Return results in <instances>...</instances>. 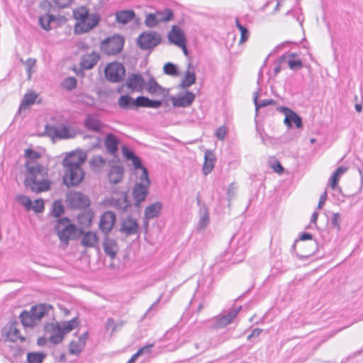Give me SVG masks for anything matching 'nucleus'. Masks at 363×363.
<instances>
[{"label": "nucleus", "instance_id": "nucleus-1", "mask_svg": "<svg viewBox=\"0 0 363 363\" xmlns=\"http://www.w3.org/2000/svg\"><path fill=\"white\" fill-rule=\"evenodd\" d=\"M25 179L23 185L26 189L38 194L50 189L51 182L48 176V168L38 162H25Z\"/></svg>", "mask_w": 363, "mask_h": 363}, {"label": "nucleus", "instance_id": "nucleus-2", "mask_svg": "<svg viewBox=\"0 0 363 363\" xmlns=\"http://www.w3.org/2000/svg\"><path fill=\"white\" fill-rule=\"evenodd\" d=\"M73 16L77 21L74 25V33L77 35L89 32L96 27L101 21L99 14L89 13L86 6H79L74 9Z\"/></svg>", "mask_w": 363, "mask_h": 363}, {"label": "nucleus", "instance_id": "nucleus-3", "mask_svg": "<svg viewBox=\"0 0 363 363\" xmlns=\"http://www.w3.org/2000/svg\"><path fill=\"white\" fill-rule=\"evenodd\" d=\"M138 179L132 191V196L134 200L133 205L137 208L140 206L142 201H145L149 193L150 180L147 170L144 169L143 173L138 176Z\"/></svg>", "mask_w": 363, "mask_h": 363}, {"label": "nucleus", "instance_id": "nucleus-4", "mask_svg": "<svg viewBox=\"0 0 363 363\" xmlns=\"http://www.w3.org/2000/svg\"><path fill=\"white\" fill-rule=\"evenodd\" d=\"M55 230L57 233L60 240L66 245H68L69 240L76 238L77 227L67 217L57 219Z\"/></svg>", "mask_w": 363, "mask_h": 363}, {"label": "nucleus", "instance_id": "nucleus-5", "mask_svg": "<svg viewBox=\"0 0 363 363\" xmlns=\"http://www.w3.org/2000/svg\"><path fill=\"white\" fill-rule=\"evenodd\" d=\"M125 38L119 34H114L101 42L100 49L107 55H116L120 53L123 48Z\"/></svg>", "mask_w": 363, "mask_h": 363}, {"label": "nucleus", "instance_id": "nucleus-6", "mask_svg": "<svg viewBox=\"0 0 363 363\" xmlns=\"http://www.w3.org/2000/svg\"><path fill=\"white\" fill-rule=\"evenodd\" d=\"M162 41V35L157 31H145L137 39L138 47L143 50H152Z\"/></svg>", "mask_w": 363, "mask_h": 363}, {"label": "nucleus", "instance_id": "nucleus-7", "mask_svg": "<svg viewBox=\"0 0 363 363\" xmlns=\"http://www.w3.org/2000/svg\"><path fill=\"white\" fill-rule=\"evenodd\" d=\"M68 164L69 167L63 177V184L67 187L77 186L82 182L85 173L82 167H77L72 163Z\"/></svg>", "mask_w": 363, "mask_h": 363}, {"label": "nucleus", "instance_id": "nucleus-8", "mask_svg": "<svg viewBox=\"0 0 363 363\" xmlns=\"http://www.w3.org/2000/svg\"><path fill=\"white\" fill-rule=\"evenodd\" d=\"M104 74L108 81L113 83H118L124 79L125 68L122 63L113 62L106 66Z\"/></svg>", "mask_w": 363, "mask_h": 363}, {"label": "nucleus", "instance_id": "nucleus-9", "mask_svg": "<svg viewBox=\"0 0 363 363\" xmlns=\"http://www.w3.org/2000/svg\"><path fill=\"white\" fill-rule=\"evenodd\" d=\"M68 206L74 209H85L90 205L89 197L79 191H70L66 196Z\"/></svg>", "mask_w": 363, "mask_h": 363}, {"label": "nucleus", "instance_id": "nucleus-10", "mask_svg": "<svg viewBox=\"0 0 363 363\" xmlns=\"http://www.w3.org/2000/svg\"><path fill=\"white\" fill-rule=\"evenodd\" d=\"M18 325L16 321H12L4 328L2 335L6 341L11 342H16L18 340L21 342L26 341V337L20 334Z\"/></svg>", "mask_w": 363, "mask_h": 363}, {"label": "nucleus", "instance_id": "nucleus-11", "mask_svg": "<svg viewBox=\"0 0 363 363\" xmlns=\"http://www.w3.org/2000/svg\"><path fill=\"white\" fill-rule=\"evenodd\" d=\"M241 310V306L230 310L228 313L216 316L214 318L212 328L218 330L225 328L230 324Z\"/></svg>", "mask_w": 363, "mask_h": 363}, {"label": "nucleus", "instance_id": "nucleus-12", "mask_svg": "<svg viewBox=\"0 0 363 363\" xmlns=\"http://www.w3.org/2000/svg\"><path fill=\"white\" fill-rule=\"evenodd\" d=\"M277 110L284 114V123L289 128H292L293 123L297 128L303 127L302 118L295 111L286 106H280Z\"/></svg>", "mask_w": 363, "mask_h": 363}, {"label": "nucleus", "instance_id": "nucleus-13", "mask_svg": "<svg viewBox=\"0 0 363 363\" xmlns=\"http://www.w3.org/2000/svg\"><path fill=\"white\" fill-rule=\"evenodd\" d=\"M195 98L196 95L192 91H186L184 93L172 96L171 101L174 107L186 108L192 104Z\"/></svg>", "mask_w": 363, "mask_h": 363}, {"label": "nucleus", "instance_id": "nucleus-14", "mask_svg": "<svg viewBox=\"0 0 363 363\" xmlns=\"http://www.w3.org/2000/svg\"><path fill=\"white\" fill-rule=\"evenodd\" d=\"M116 214L111 211H106L101 215L99 222V228L105 235H108L111 231L116 223Z\"/></svg>", "mask_w": 363, "mask_h": 363}, {"label": "nucleus", "instance_id": "nucleus-15", "mask_svg": "<svg viewBox=\"0 0 363 363\" xmlns=\"http://www.w3.org/2000/svg\"><path fill=\"white\" fill-rule=\"evenodd\" d=\"M167 39L170 44L177 46L184 45V42L186 41L184 33L176 25H173L171 30L168 32Z\"/></svg>", "mask_w": 363, "mask_h": 363}, {"label": "nucleus", "instance_id": "nucleus-16", "mask_svg": "<svg viewBox=\"0 0 363 363\" xmlns=\"http://www.w3.org/2000/svg\"><path fill=\"white\" fill-rule=\"evenodd\" d=\"M138 230L139 225L135 219L128 216L122 220L120 232L130 236L137 234Z\"/></svg>", "mask_w": 363, "mask_h": 363}, {"label": "nucleus", "instance_id": "nucleus-17", "mask_svg": "<svg viewBox=\"0 0 363 363\" xmlns=\"http://www.w3.org/2000/svg\"><path fill=\"white\" fill-rule=\"evenodd\" d=\"M125 84L132 91H142L145 81L140 74H132L128 77Z\"/></svg>", "mask_w": 363, "mask_h": 363}, {"label": "nucleus", "instance_id": "nucleus-18", "mask_svg": "<svg viewBox=\"0 0 363 363\" xmlns=\"http://www.w3.org/2000/svg\"><path fill=\"white\" fill-rule=\"evenodd\" d=\"M86 160V154L85 152H71L63 160V165L66 168L69 167L68 163H72L77 165V167H82V165Z\"/></svg>", "mask_w": 363, "mask_h": 363}, {"label": "nucleus", "instance_id": "nucleus-19", "mask_svg": "<svg viewBox=\"0 0 363 363\" xmlns=\"http://www.w3.org/2000/svg\"><path fill=\"white\" fill-rule=\"evenodd\" d=\"M84 127L91 131L101 133L105 125L92 115H87L84 121Z\"/></svg>", "mask_w": 363, "mask_h": 363}, {"label": "nucleus", "instance_id": "nucleus-20", "mask_svg": "<svg viewBox=\"0 0 363 363\" xmlns=\"http://www.w3.org/2000/svg\"><path fill=\"white\" fill-rule=\"evenodd\" d=\"M146 91L151 95L166 96L168 91L151 77L145 86Z\"/></svg>", "mask_w": 363, "mask_h": 363}, {"label": "nucleus", "instance_id": "nucleus-21", "mask_svg": "<svg viewBox=\"0 0 363 363\" xmlns=\"http://www.w3.org/2000/svg\"><path fill=\"white\" fill-rule=\"evenodd\" d=\"M111 203L116 208L122 213L126 212L128 208L132 205L130 201L128 199L127 192H123L119 198H113Z\"/></svg>", "mask_w": 363, "mask_h": 363}, {"label": "nucleus", "instance_id": "nucleus-22", "mask_svg": "<svg viewBox=\"0 0 363 363\" xmlns=\"http://www.w3.org/2000/svg\"><path fill=\"white\" fill-rule=\"evenodd\" d=\"M103 247L104 252L107 256L110 257L111 259H114L116 257L118 251L117 243L116 240L110 238L108 235H105L104 239Z\"/></svg>", "mask_w": 363, "mask_h": 363}, {"label": "nucleus", "instance_id": "nucleus-23", "mask_svg": "<svg viewBox=\"0 0 363 363\" xmlns=\"http://www.w3.org/2000/svg\"><path fill=\"white\" fill-rule=\"evenodd\" d=\"M119 140L113 133H108L105 138L104 145L108 153L115 155L118 150Z\"/></svg>", "mask_w": 363, "mask_h": 363}, {"label": "nucleus", "instance_id": "nucleus-24", "mask_svg": "<svg viewBox=\"0 0 363 363\" xmlns=\"http://www.w3.org/2000/svg\"><path fill=\"white\" fill-rule=\"evenodd\" d=\"M99 58V54L93 51L91 53L85 55L82 58L80 62L81 67L84 69H91L97 64Z\"/></svg>", "mask_w": 363, "mask_h": 363}, {"label": "nucleus", "instance_id": "nucleus-25", "mask_svg": "<svg viewBox=\"0 0 363 363\" xmlns=\"http://www.w3.org/2000/svg\"><path fill=\"white\" fill-rule=\"evenodd\" d=\"M216 156L212 150H207L205 152L204 162L203 165V173L204 175L208 174L215 165Z\"/></svg>", "mask_w": 363, "mask_h": 363}, {"label": "nucleus", "instance_id": "nucleus-26", "mask_svg": "<svg viewBox=\"0 0 363 363\" xmlns=\"http://www.w3.org/2000/svg\"><path fill=\"white\" fill-rule=\"evenodd\" d=\"M200 218L197 225V230H204L210 223L209 210L206 206L201 207L199 211Z\"/></svg>", "mask_w": 363, "mask_h": 363}, {"label": "nucleus", "instance_id": "nucleus-27", "mask_svg": "<svg viewBox=\"0 0 363 363\" xmlns=\"http://www.w3.org/2000/svg\"><path fill=\"white\" fill-rule=\"evenodd\" d=\"M52 309V306L46 303H40L31 307L30 311L33 314V317L36 320H40L43 317L48 313L49 311Z\"/></svg>", "mask_w": 363, "mask_h": 363}, {"label": "nucleus", "instance_id": "nucleus-28", "mask_svg": "<svg viewBox=\"0 0 363 363\" xmlns=\"http://www.w3.org/2000/svg\"><path fill=\"white\" fill-rule=\"evenodd\" d=\"M99 243V238L96 233L86 232L82 238L81 244L85 247H96Z\"/></svg>", "mask_w": 363, "mask_h": 363}, {"label": "nucleus", "instance_id": "nucleus-29", "mask_svg": "<svg viewBox=\"0 0 363 363\" xmlns=\"http://www.w3.org/2000/svg\"><path fill=\"white\" fill-rule=\"evenodd\" d=\"M162 208V203L160 201L155 202L147 206L145 209V218L147 220H150L155 218H157L160 216Z\"/></svg>", "mask_w": 363, "mask_h": 363}, {"label": "nucleus", "instance_id": "nucleus-30", "mask_svg": "<svg viewBox=\"0 0 363 363\" xmlns=\"http://www.w3.org/2000/svg\"><path fill=\"white\" fill-rule=\"evenodd\" d=\"M137 104L140 107L158 108L162 105V100H153L145 96H139L136 98Z\"/></svg>", "mask_w": 363, "mask_h": 363}, {"label": "nucleus", "instance_id": "nucleus-31", "mask_svg": "<svg viewBox=\"0 0 363 363\" xmlns=\"http://www.w3.org/2000/svg\"><path fill=\"white\" fill-rule=\"evenodd\" d=\"M307 240H313V249L311 250L308 251L307 253L303 254V255L297 254L296 255L301 259H305L306 258L310 257L318 250V242L316 240L313 239V235L309 233H302L299 236V240L305 241Z\"/></svg>", "mask_w": 363, "mask_h": 363}, {"label": "nucleus", "instance_id": "nucleus-32", "mask_svg": "<svg viewBox=\"0 0 363 363\" xmlns=\"http://www.w3.org/2000/svg\"><path fill=\"white\" fill-rule=\"evenodd\" d=\"M109 182L116 184L121 181L123 177V168L120 165H113L108 174Z\"/></svg>", "mask_w": 363, "mask_h": 363}, {"label": "nucleus", "instance_id": "nucleus-33", "mask_svg": "<svg viewBox=\"0 0 363 363\" xmlns=\"http://www.w3.org/2000/svg\"><path fill=\"white\" fill-rule=\"evenodd\" d=\"M135 16V13L133 10H122L116 13V20L118 23L125 25Z\"/></svg>", "mask_w": 363, "mask_h": 363}, {"label": "nucleus", "instance_id": "nucleus-34", "mask_svg": "<svg viewBox=\"0 0 363 363\" xmlns=\"http://www.w3.org/2000/svg\"><path fill=\"white\" fill-rule=\"evenodd\" d=\"M154 13L155 14L159 23H167L174 18L173 11L168 8H165L163 10H157Z\"/></svg>", "mask_w": 363, "mask_h": 363}, {"label": "nucleus", "instance_id": "nucleus-35", "mask_svg": "<svg viewBox=\"0 0 363 363\" xmlns=\"http://www.w3.org/2000/svg\"><path fill=\"white\" fill-rule=\"evenodd\" d=\"M19 318L24 327L33 328L36 324V320L33 317V314L30 311H23Z\"/></svg>", "mask_w": 363, "mask_h": 363}, {"label": "nucleus", "instance_id": "nucleus-36", "mask_svg": "<svg viewBox=\"0 0 363 363\" xmlns=\"http://www.w3.org/2000/svg\"><path fill=\"white\" fill-rule=\"evenodd\" d=\"M136 99H133L129 95H122L118 99V105L121 108L125 109L131 108L132 106H135L136 108L140 107L139 104L135 102Z\"/></svg>", "mask_w": 363, "mask_h": 363}, {"label": "nucleus", "instance_id": "nucleus-37", "mask_svg": "<svg viewBox=\"0 0 363 363\" xmlns=\"http://www.w3.org/2000/svg\"><path fill=\"white\" fill-rule=\"evenodd\" d=\"M56 20V16L53 14L45 13L39 17L38 22L40 27L46 30L49 31L52 29L50 23Z\"/></svg>", "mask_w": 363, "mask_h": 363}, {"label": "nucleus", "instance_id": "nucleus-38", "mask_svg": "<svg viewBox=\"0 0 363 363\" xmlns=\"http://www.w3.org/2000/svg\"><path fill=\"white\" fill-rule=\"evenodd\" d=\"M196 77L194 72L187 70L185 72L184 79H182L179 86L182 89H187L196 82Z\"/></svg>", "mask_w": 363, "mask_h": 363}, {"label": "nucleus", "instance_id": "nucleus-39", "mask_svg": "<svg viewBox=\"0 0 363 363\" xmlns=\"http://www.w3.org/2000/svg\"><path fill=\"white\" fill-rule=\"evenodd\" d=\"M46 354L43 352H30L27 354V363H43Z\"/></svg>", "mask_w": 363, "mask_h": 363}, {"label": "nucleus", "instance_id": "nucleus-40", "mask_svg": "<svg viewBox=\"0 0 363 363\" xmlns=\"http://www.w3.org/2000/svg\"><path fill=\"white\" fill-rule=\"evenodd\" d=\"M347 170V167H339L333 174L331 177L330 178V186L331 189H335L336 186L337 185L338 181L341 175L345 173Z\"/></svg>", "mask_w": 363, "mask_h": 363}, {"label": "nucleus", "instance_id": "nucleus-41", "mask_svg": "<svg viewBox=\"0 0 363 363\" xmlns=\"http://www.w3.org/2000/svg\"><path fill=\"white\" fill-rule=\"evenodd\" d=\"M260 89L261 88L259 87L258 90L256 92H255L253 96V101L255 105L256 111H257L260 108H263L269 105H274L276 104V101L272 99H264L260 101H258L259 91H260Z\"/></svg>", "mask_w": 363, "mask_h": 363}, {"label": "nucleus", "instance_id": "nucleus-42", "mask_svg": "<svg viewBox=\"0 0 363 363\" xmlns=\"http://www.w3.org/2000/svg\"><path fill=\"white\" fill-rule=\"evenodd\" d=\"M37 95L34 92L26 93L19 106V111L33 104L36 99Z\"/></svg>", "mask_w": 363, "mask_h": 363}, {"label": "nucleus", "instance_id": "nucleus-43", "mask_svg": "<svg viewBox=\"0 0 363 363\" xmlns=\"http://www.w3.org/2000/svg\"><path fill=\"white\" fill-rule=\"evenodd\" d=\"M65 212V208L61 201L59 200L55 201L52 205V215L55 217L60 218V216Z\"/></svg>", "mask_w": 363, "mask_h": 363}, {"label": "nucleus", "instance_id": "nucleus-44", "mask_svg": "<svg viewBox=\"0 0 363 363\" xmlns=\"http://www.w3.org/2000/svg\"><path fill=\"white\" fill-rule=\"evenodd\" d=\"M84 347H85V345H83V342L81 343V342H79V340H77V341L72 340L69 343V351L70 354H79L84 350Z\"/></svg>", "mask_w": 363, "mask_h": 363}, {"label": "nucleus", "instance_id": "nucleus-45", "mask_svg": "<svg viewBox=\"0 0 363 363\" xmlns=\"http://www.w3.org/2000/svg\"><path fill=\"white\" fill-rule=\"evenodd\" d=\"M65 335V332L62 330V328H60L59 330L52 333L48 340L53 345H57L62 342Z\"/></svg>", "mask_w": 363, "mask_h": 363}, {"label": "nucleus", "instance_id": "nucleus-46", "mask_svg": "<svg viewBox=\"0 0 363 363\" xmlns=\"http://www.w3.org/2000/svg\"><path fill=\"white\" fill-rule=\"evenodd\" d=\"M78 318H74L69 321L64 322L62 323V326H61V328L65 332V333H67L74 329L78 325Z\"/></svg>", "mask_w": 363, "mask_h": 363}, {"label": "nucleus", "instance_id": "nucleus-47", "mask_svg": "<svg viewBox=\"0 0 363 363\" xmlns=\"http://www.w3.org/2000/svg\"><path fill=\"white\" fill-rule=\"evenodd\" d=\"M144 23L145 26L150 28H155L160 24L154 13L146 14Z\"/></svg>", "mask_w": 363, "mask_h": 363}, {"label": "nucleus", "instance_id": "nucleus-48", "mask_svg": "<svg viewBox=\"0 0 363 363\" xmlns=\"http://www.w3.org/2000/svg\"><path fill=\"white\" fill-rule=\"evenodd\" d=\"M163 71L166 74L171 76H178L179 75V69L178 67L172 63L167 62L164 65Z\"/></svg>", "mask_w": 363, "mask_h": 363}, {"label": "nucleus", "instance_id": "nucleus-49", "mask_svg": "<svg viewBox=\"0 0 363 363\" xmlns=\"http://www.w3.org/2000/svg\"><path fill=\"white\" fill-rule=\"evenodd\" d=\"M235 25L236 27L239 29L241 35L240 43H245L249 38V31L247 28L240 23L238 18H236Z\"/></svg>", "mask_w": 363, "mask_h": 363}, {"label": "nucleus", "instance_id": "nucleus-50", "mask_svg": "<svg viewBox=\"0 0 363 363\" xmlns=\"http://www.w3.org/2000/svg\"><path fill=\"white\" fill-rule=\"evenodd\" d=\"M73 137L74 135L71 133L70 128L68 125H63L61 128H58L57 138L67 139Z\"/></svg>", "mask_w": 363, "mask_h": 363}, {"label": "nucleus", "instance_id": "nucleus-51", "mask_svg": "<svg viewBox=\"0 0 363 363\" xmlns=\"http://www.w3.org/2000/svg\"><path fill=\"white\" fill-rule=\"evenodd\" d=\"M77 81L75 77H66L62 82V86L67 90L71 91L76 88Z\"/></svg>", "mask_w": 363, "mask_h": 363}, {"label": "nucleus", "instance_id": "nucleus-52", "mask_svg": "<svg viewBox=\"0 0 363 363\" xmlns=\"http://www.w3.org/2000/svg\"><path fill=\"white\" fill-rule=\"evenodd\" d=\"M105 164L106 160L99 155L93 157L89 161L90 166L96 168L102 167Z\"/></svg>", "mask_w": 363, "mask_h": 363}, {"label": "nucleus", "instance_id": "nucleus-53", "mask_svg": "<svg viewBox=\"0 0 363 363\" xmlns=\"http://www.w3.org/2000/svg\"><path fill=\"white\" fill-rule=\"evenodd\" d=\"M61 328V325L59 323H47L44 326V330L46 333H50V335Z\"/></svg>", "mask_w": 363, "mask_h": 363}, {"label": "nucleus", "instance_id": "nucleus-54", "mask_svg": "<svg viewBox=\"0 0 363 363\" xmlns=\"http://www.w3.org/2000/svg\"><path fill=\"white\" fill-rule=\"evenodd\" d=\"M286 60V55H282L274 62V75L276 76L281 69V65Z\"/></svg>", "mask_w": 363, "mask_h": 363}, {"label": "nucleus", "instance_id": "nucleus-55", "mask_svg": "<svg viewBox=\"0 0 363 363\" xmlns=\"http://www.w3.org/2000/svg\"><path fill=\"white\" fill-rule=\"evenodd\" d=\"M24 156L26 158L30 160H38L41 157L40 152L28 148L25 150Z\"/></svg>", "mask_w": 363, "mask_h": 363}, {"label": "nucleus", "instance_id": "nucleus-56", "mask_svg": "<svg viewBox=\"0 0 363 363\" xmlns=\"http://www.w3.org/2000/svg\"><path fill=\"white\" fill-rule=\"evenodd\" d=\"M45 209V203L42 199H35L34 201V205L32 204L31 210L34 211L35 213H42Z\"/></svg>", "mask_w": 363, "mask_h": 363}, {"label": "nucleus", "instance_id": "nucleus-57", "mask_svg": "<svg viewBox=\"0 0 363 363\" xmlns=\"http://www.w3.org/2000/svg\"><path fill=\"white\" fill-rule=\"evenodd\" d=\"M11 350L12 351L13 357L16 360L21 358L24 354V349L22 347L13 346L11 347Z\"/></svg>", "mask_w": 363, "mask_h": 363}, {"label": "nucleus", "instance_id": "nucleus-58", "mask_svg": "<svg viewBox=\"0 0 363 363\" xmlns=\"http://www.w3.org/2000/svg\"><path fill=\"white\" fill-rule=\"evenodd\" d=\"M18 201L26 207V210H28V211L31 210L32 201H31V199L28 196H24V195L19 196L18 197Z\"/></svg>", "mask_w": 363, "mask_h": 363}, {"label": "nucleus", "instance_id": "nucleus-59", "mask_svg": "<svg viewBox=\"0 0 363 363\" xmlns=\"http://www.w3.org/2000/svg\"><path fill=\"white\" fill-rule=\"evenodd\" d=\"M288 65L292 70H298L303 67V63L301 60H289Z\"/></svg>", "mask_w": 363, "mask_h": 363}, {"label": "nucleus", "instance_id": "nucleus-60", "mask_svg": "<svg viewBox=\"0 0 363 363\" xmlns=\"http://www.w3.org/2000/svg\"><path fill=\"white\" fill-rule=\"evenodd\" d=\"M45 133L48 135L52 138H57V134H58V128L46 125L45 127Z\"/></svg>", "mask_w": 363, "mask_h": 363}, {"label": "nucleus", "instance_id": "nucleus-61", "mask_svg": "<svg viewBox=\"0 0 363 363\" xmlns=\"http://www.w3.org/2000/svg\"><path fill=\"white\" fill-rule=\"evenodd\" d=\"M133 162V167L135 170L140 169L141 173H143L144 169L147 170L142 164L141 160L139 157L135 156V158L130 160Z\"/></svg>", "mask_w": 363, "mask_h": 363}, {"label": "nucleus", "instance_id": "nucleus-62", "mask_svg": "<svg viewBox=\"0 0 363 363\" xmlns=\"http://www.w3.org/2000/svg\"><path fill=\"white\" fill-rule=\"evenodd\" d=\"M244 252H245L244 247H238L233 254L234 262H238L242 260L245 257Z\"/></svg>", "mask_w": 363, "mask_h": 363}, {"label": "nucleus", "instance_id": "nucleus-63", "mask_svg": "<svg viewBox=\"0 0 363 363\" xmlns=\"http://www.w3.org/2000/svg\"><path fill=\"white\" fill-rule=\"evenodd\" d=\"M122 153L123 157L128 160H133L136 156L135 152L126 146L122 147Z\"/></svg>", "mask_w": 363, "mask_h": 363}, {"label": "nucleus", "instance_id": "nucleus-64", "mask_svg": "<svg viewBox=\"0 0 363 363\" xmlns=\"http://www.w3.org/2000/svg\"><path fill=\"white\" fill-rule=\"evenodd\" d=\"M331 225L336 228L337 230H340V214L339 213H334L331 218Z\"/></svg>", "mask_w": 363, "mask_h": 363}]
</instances>
